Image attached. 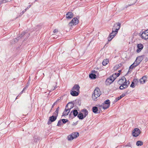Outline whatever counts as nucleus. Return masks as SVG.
Wrapping results in <instances>:
<instances>
[{
	"label": "nucleus",
	"instance_id": "obj_1",
	"mask_svg": "<svg viewBox=\"0 0 148 148\" xmlns=\"http://www.w3.org/2000/svg\"><path fill=\"white\" fill-rule=\"evenodd\" d=\"M120 27L121 23H119L114 25L112 28V32L110 34L108 37V41H111L118 33V31L120 29Z\"/></svg>",
	"mask_w": 148,
	"mask_h": 148
},
{
	"label": "nucleus",
	"instance_id": "obj_2",
	"mask_svg": "<svg viewBox=\"0 0 148 148\" xmlns=\"http://www.w3.org/2000/svg\"><path fill=\"white\" fill-rule=\"evenodd\" d=\"M79 135L78 132H73L70 135L68 136V139L69 140H71L74 138L77 137Z\"/></svg>",
	"mask_w": 148,
	"mask_h": 148
},
{
	"label": "nucleus",
	"instance_id": "obj_3",
	"mask_svg": "<svg viewBox=\"0 0 148 148\" xmlns=\"http://www.w3.org/2000/svg\"><path fill=\"white\" fill-rule=\"evenodd\" d=\"M115 78L113 75L111 76L106 79L105 82L106 84L108 85L112 83L115 79Z\"/></svg>",
	"mask_w": 148,
	"mask_h": 148
},
{
	"label": "nucleus",
	"instance_id": "obj_4",
	"mask_svg": "<svg viewBox=\"0 0 148 148\" xmlns=\"http://www.w3.org/2000/svg\"><path fill=\"white\" fill-rule=\"evenodd\" d=\"M79 23V20L76 17L74 18L72 21L69 23V25L70 26L76 25Z\"/></svg>",
	"mask_w": 148,
	"mask_h": 148
},
{
	"label": "nucleus",
	"instance_id": "obj_5",
	"mask_svg": "<svg viewBox=\"0 0 148 148\" xmlns=\"http://www.w3.org/2000/svg\"><path fill=\"white\" fill-rule=\"evenodd\" d=\"M103 105L104 106L103 107V108L104 110H106L108 109L110 106V102L109 100L107 99L105 101L104 103H103Z\"/></svg>",
	"mask_w": 148,
	"mask_h": 148
},
{
	"label": "nucleus",
	"instance_id": "obj_6",
	"mask_svg": "<svg viewBox=\"0 0 148 148\" xmlns=\"http://www.w3.org/2000/svg\"><path fill=\"white\" fill-rule=\"evenodd\" d=\"M140 131L138 128H135L133 130L132 132V135L134 137L138 136L140 134Z\"/></svg>",
	"mask_w": 148,
	"mask_h": 148
},
{
	"label": "nucleus",
	"instance_id": "obj_7",
	"mask_svg": "<svg viewBox=\"0 0 148 148\" xmlns=\"http://www.w3.org/2000/svg\"><path fill=\"white\" fill-rule=\"evenodd\" d=\"M56 116H55L54 115H52L49 117L48 121L47 122V124L48 125H50L51 123L55 121L57 119Z\"/></svg>",
	"mask_w": 148,
	"mask_h": 148
},
{
	"label": "nucleus",
	"instance_id": "obj_8",
	"mask_svg": "<svg viewBox=\"0 0 148 148\" xmlns=\"http://www.w3.org/2000/svg\"><path fill=\"white\" fill-rule=\"evenodd\" d=\"M121 86L119 87V89L121 90H123L127 88V81L122 82L121 83Z\"/></svg>",
	"mask_w": 148,
	"mask_h": 148
},
{
	"label": "nucleus",
	"instance_id": "obj_9",
	"mask_svg": "<svg viewBox=\"0 0 148 148\" xmlns=\"http://www.w3.org/2000/svg\"><path fill=\"white\" fill-rule=\"evenodd\" d=\"M144 35L145 36H148V29L145 30L142 33V34L141 35V38L143 39H147L148 38H146L144 36Z\"/></svg>",
	"mask_w": 148,
	"mask_h": 148
},
{
	"label": "nucleus",
	"instance_id": "obj_10",
	"mask_svg": "<svg viewBox=\"0 0 148 148\" xmlns=\"http://www.w3.org/2000/svg\"><path fill=\"white\" fill-rule=\"evenodd\" d=\"M79 92L75 90H73L70 91V94L73 96H77L79 94Z\"/></svg>",
	"mask_w": 148,
	"mask_h": 148
},
{
	"label": "nucleus",
	"instance_id": "obj_11",
	"mask_svg": "<svg viewBox=\"0 0 148 148\" xmlns=\"http://www.w3.org/2000/svg\"><path fill=\"white\" fill-rule=\"evenodd\" d=\"M127 92H126L125 93V92L123 93L122 94L120 95L119 97H116L114 100V103L116 102L118 100L120 99H121L122 97H123L124 96H125V94H127Z\"/></svg>",
	"mask_w": 148,
	"mask_h": 148
},
{
	"label": "nucleus",
	"instance_id": "obj_12",
	"mask_svg": "<svg viewBox=\"0 0 148 148\" xmlns=\"http://www.w3.org/2000/svg\"><path fill=\"white\" fill-rule=\"evenodd\" d=\"M137 49L136 51L138 53L140 52L143 48V45L141 43L138 44L137 45Z\"/></svg>",
	"mask_w": 148,
	"mask_h": 148
},
{
	"label": "nucleus",
	"instance_id": "obj_13",
	"mask_svg": "<svg viewBox=\"0 0 148 148\" xmlns=\"http://www.w3.org/2000/svg\"><path fill=\"white\" fill-rule=\"evenodd\" d=\"M80 87L77 84H75L74 86L73 87L72 89L73 90H75L80 92L79 89Z\"/></svg>",
	"mask_w": 148,
	"mask_h": 148
},
{
	"label": "nucleus",
	"instance_id": "obj_14",
	"mask_svg": "<svg viewBox=\"0 0 148 148\" xmlns=\"http://www.w3.org/2000/svg\"><path fill=\"white\" fill-rule=\"evenodd\" d=\"M93 94L97 95V96H100L101 95V94L100 90L99 88H95V90L94 91V93Z\"/></svg>",
	"mask_w": 148,
	"mask_h": 148
},
{
	"label": "nucleus",
	"instance_id": "obj_15",
	"mask_svg": "<svg viewBox=\"0 0 148 148\" xmlns=\"http://www.w3.org/2000/svg\"><path fill=\"white\" fill-rule=\"evenodd\" d=\"M147 79L146 76L145 75L140 79L139 81L141 84H143L145 82Z\"/></svg>",
	"mask_w": 148,
	"mask_h": 148
},
{
	"label": "nucleus",
	"instance_id": "obj_16",
	"mask_svg": "<svg viewBox=\"0 0 148 148\" xmlns=\"http://www.w3.org/2000/svg\"><path fill=\"white\" fill-rule=\"evenodd\" d=\"M66 18L68 19L72 18L73 16V14L71 12H68L66 14Z\"/></svg>",
	"mask_w": 148,
	"mask_h": 148
},
{
	"label": "nucleus",
	"instance_id": "obj_17",
	"mask_svg": "<svg viewBox=\"0 0 148 148\" xmlns=\"http://www.w3.org/2000/svg\"><path fill=\"white\" fill-rule=\"evenodd\" d=\"M81 112H82L83 114H84V116L85 117L88 115V111L85 108L82 110L81 111Z\"/></svg>",
	"mask_w": 148,
	"mask_h": 148
},
{
	"label": "nucleus",
	"instance_id": "obj_18",
	"mask_svg": "<svg viewBox=\"0 0 148 148\" xmlns=\"http://www.w3.org/2000/svg\"><path fill=\"white\" fill-rule=\"evenodd\" d=\"M71 112H72V113L73 114L74 117L77 116L78 114L77 110L75 109L73 110Z\"/></svg>",
	"mask_w": 148,
	"mask_h": 148
},
{
	"label": "nucleus",
	"instance_id": "obj_19",
	"mask_svg": "<svg viewBox=\"0 0 148 148\" xmlns=\"http://www.w3.org/2000/svg\"><path fill=\"white\" fill-rule=\"evenodd\" d=\"M145 58V56L144 55L137 57L136 59L140 63Z\"/></svg>",
	"mask_w": 148,
	"mask_h": 148
},
{
	"label": "nucleus",
	"instance_id": "obj_20",
	"mask_svg": "<svg viewBox=\"0 0 148 148\" xmlns=\"http://www.w3.org/2000/svg\"><path fill=\"white\" fill-rule=\"evenodd\" d=\"M77 116V117L80 120H83L85 118L83 114L81 112L78 113Z\"/></svg>",
	"mask_w": 148,
	"mask_h": 148
},
{
	"label": "nucleus",
	"instance_id": "obj_21",
	"mask_svg": "<svg viewBox=\"0 0 148 148\" xmlns=\"http://www.w3.org/2000/svg\"><path fill=\"white\" fill-rule=\"evenodd\" d=\"M89 77L91 79H95L96 78V75L93 73H91L89 75Z\"/></svg>",
	"mask_w": 148,
	"mask_h": 148
},
{
	"label": "nucleus",
	"instance_id": "obj_22",
	"mask_svg": "<svg viewBox=\"0 0 148 148\" xmlns=\"http://www.w3.org/2000/svg\"><path fill=\"white\" fill-rule=\"evenodd\" d=\"M126 79L124 76H123L122 77L121 79H119L118 81L119 84H121V83L122 82H123L125 81H126Z\"/></svg>",
	"mask_w": 148,
	"mask_h": 148
},
{
	"label": "nucleus",
	"instance_id": "obj_23",
	"mask_svg": "<svg viewBox=\"0 0 148 148\" xmlns=\"http://www.w3.org/2000/svg\"><path fill=\"white\" fill-rule=\"evenodd\" d=\"M92 111L93 112L95 113H97V112L98 111V108L96 106H94L92 108Z\"/></svg>",
	"mask_w": 148,
	"mask_h": 148
},
{
	"label": "nucleus",
	"instance_id": "obj_24",
	"mask_svg": "<svg viewBox=\"0 0 148 148\" xmlns=\"http://www.w3.org/2000/svg\"><path fill=\"white\" fill-rule=\"evenodd\" d=\"M69 114V112H67V110H66V108H65L64 110L62 113V116H65L67 115H68Z\"/></svg>",
	"mask_w": 148,
	"mask_h": 148
},
{
	"label": "nucleus",
	"instance_id": "obj_25",
	"mask_svg": "<svg viewBox=\"0 0 148 148\" xmlns=\"http://www.w3.org/2000/svg\"><path fill=\"white\" fill-rule=\"evenodd\" d=\"M33 140H34V142H36L40 140V138L37 136H35L33 138Z\"/></svg>",
	"mask_w": 148,
	"mask_h": 148
},
{
	"label": "nucleus",
	"instance_id": "obj_26",
	"mask_svg": "<svg viewBox=\"0 0 148 148\" xmlns=\"http://www.w3.org/2000/svg\"><path fill=\"white\" fill-rule=\"evenodd\" d=\"M135 68V66L132 64L129 67V70L127 73V74L129 72H131L132 71V69Z\"/></svg>",
	"mask_w": 148,
	"mask_h": 148
},
{
	"label": "nucleus",
	"instance_id": "obj_27",
	"mask_svg": "<svg viewBox=\"0 0 148 148\" xmlns=\"http://www.w3.org/2000/svg\"><path fill=\"white\" fill-rule=\"evenodd\" d=\"M71 105H72V106H73V107L74 105L71 102H69V103L65 107V108H70V107L71 106Z\"/></svg>",
	"mask_w": 148,
	"mask_h": 148
},
{
	"label": "nucleus",
	"instance_id": "obj_28",
	"mask_svg": "<svg viewBox=\"0 0 148 148\" xmlns=\"http://www.w3.org/2000/svg\"><path fill=\"white\" fill-rule=\"evenodd\" d=\"M143 142L140 140H138L136 143V145L137 146H141L143 145Z\"/></svg>",
	"mask_w": 148,
	"mask_h": 148
},
{
	"label": "nucleus",
	"instance_id": "obj_29",
	"mask_svg": "<svg viewBox=\"0 0 148 148\" xmlns=\"http://www.w3.org/2000/svg\"><path fill=\"white\" fill-rule=\"evenodd\" d=\"M108 60L107 59L104 60L102 62V64L103 66H106L108 64Z\"/></svg>",
	"mask_w": 148,
	"mask_h": 148
},
{
	"label": "nucleus",
	"instance_id": "obj_30",
	"mask_svg": "<svg viewBox=\"0 0 148 148\" xmlns=\"http://www.w3.org/2000/svg\"><path fill=\"white\" fill-rule=\"evenodd\" d=\"M61 120L62 121V123L63 124H65L66 123H67L69 121L67 119H61Z\"/></svg>",
	"mask_w": 148,
	"mask_h": 148
},
{
	"label": "nucleus",
	"instance_id": "obj_31",
	"mask_svg": "<svg viewBox=\"0 0 148 148\" xmlns=\"http://www.w3.org/2000/svg\"><path fill=\"white\" fill-rule=\"evenodd\" d=\"M99 96H97V95H95L94 94H92V97L93 100H95L97 97Z\"/></svg>",
	"mask_w": 148,
	"mask_h": 148
},
{
	"label": "nucleus",
	"instance_id": "obj_32",
	"mask_svg": "<svg viewBox=\"0 0 148 148\" xmlns=\"http://www.w3.org/2000/svg\"><path fill=\"white\" fill-rule=\"evenodd\" d=\"M120 75V73H115L114 74H113L112 75L114 76V77H115V78L116 79V78L119 76Z\"/></svg>",
	"mask_w": 148,
	"mask_h": 148
},
{
	"label": "nucleus",
	"instance_id": "obj_33",
	"mask_svg": "<svg viewBox=\"0 0 148 148\" xmlns=\"http://www.w3.org/2000/svg\"><path fill=\"white\" fill-rule=\"evenodd\" d=\"M62 121L61 120V119H60V120H59L58 121V124H57V126H60L61 125L63 124L62 123Z\"/></svg>",
	"mask_w": 148,
	"mask_h": 148
},
{
	"label": "nucleus",
	"instance_id": "obj_34",
	"mask_svg": "<svg viewBox=\"0 0 148 148\" xmlns=\"http://www.w3.org/2000/svg\"><path fill=\"white\" fill-rule=\"evenodd\" d=\"M26 32L25 31H23L21 34L19 36V37L20 38L23 37L26 34Z\"/></svg>",
	"mask_w": 148,
	"mask_h": 148
},
{
	"label": "nucleus",
	"instance_id": "obj_35",
	"mask_svg": "<svg viewBox=\"0 0 148 148\" xmlns=\"http://www.w3.org/2000/svg\"><path fill=\"white\" fill-rule=\"evenodd\" d=\"M10 0H1V4L5 3L7 2H10Z\"/></svg>",
	"mask_w": 148,
	"mask_h": 148
},
{
	"label": "nucleus",
	"instance_id": "obj_36",
	"mask_svg": "<svg viewBox=\"0 0 148 148\" xmlns=\"http://www.w3.org/2000/svg\"><path fill=\"white\" fill-rule=\"evenodd\" d=\"M132 82H134V83L137 84L138 82V79H135L133 80Z\"/></svg>",
	"mask_w": 148,
	"mask_h": 148
},
{
	"label": "nucleus",
	"instance_id": "obj_37",
	"mask_svg": "<svg viewBox=\"0 0 148 148\" xmlns=\"http://www.w3.org/2000/svg\"><path fill=\"white\" fill-rule=\"evenodd\" d=\"M104 106L103 105V103L101 105H97V108L99 109H101V108H103V107Z\"/></svg>",
	"mask_w": 148,
	"mask_h": 148
},
{
	"label": "nucleus",
	"instance_id": "obj_38",
	"mask_svg": "<svg viewBox=\"0 0 148 148\" xmlns=\"http://www.w3.org/2000/svg\"><path fill=\"white\" fill-rule=\"evenodd\" d=\"M58 113V112L57 111H55V112L53 113V114L55 115V116H56L57 117Z\"/></svg>",
	"mask_w": 148,
	"mask_h": 148
},
{
	"label": "nucleus",
	"instance_id": "obj_39",
	"mask_svg": "<svg viewBox=\"0 0 148 148\" xmlns=\"http://www.w3.org/2000/svg\"><path fill=\"white\" fill-rule=\"evenodd\" d=\"M74 116H73V115L72 113V112H71L69 115V118H71L72 119L74 118Z\"/></svg>",
	"mask_w": 148,
	"mask_h": 148
},
{
	"label": "nucleus",
	"instance_id": "obj_40",
	"mask_svg": "<svg viewBox=\"0 0 148 148\" xmlns=\"http://www.w3.org/2000/svg\"><path fill=\"white\" fill-rule=\"evenodd\" d=\"M71 105V106L70 107V108H66V110H67V111L68 112H69V113L70 112V110L71 108H73V106Z\"/></svg>",
	"mask_w": 148,
	"mask_h": 148
},
{
	"label": "nucleus",
	"instance_id": "obj_41",
	"mask_svg": "<svg viewBox=\"0 0 148 148\" xmlns=\"http://www.w3.org/2000/svg\"><path fill=\"white\" fill-rule=\"evenodd\" d=\"M130 87L132 88L135 87V86H134V82H132V83L130 86Z\"/></svg>",
	"mask_w": 148,
	"mask_h": 148
},
{
	"label": "nucleus",
	"instance_id": "obj_42",
	"mask_svg": "<svg viewBox=\"0 0 148 148\" xmlns=\"http://www.w3.org/2000/svg\"><path fill=\"white\" fill-rule=\"evenodd\" d=\"M125 147H131V144L130 143H127V145H125L124 146Z\"/></svg>",
	"mask_w": 148,
	"mask_h": 148
},
{
	"label": "nucleus",
	"instance_id": "obj_43",
	"mask_svg": "<svg viewBox=\"0 0 148 148\" xmlns=\"http://www.w3.org/2000/svg\"><path fill=\"white\" fill-rule=\"evenodd\" d=\"M29 33H28L27 32H26V34L25 35V36L27 38V37H28L29 36ZM26 38H25V39Z\"/></svg>",
	"mask_w": 148,
	"mask_h": 148
},
{
	"label": "nucleus",
	"instance_id": "obj_44",
	"mask_svg": "<svg viewBox=\"0 0 148 148\" xmlns=\"http://www.w3.org/2000/svg\"><path fill=\"white\" fill-rule=\"evenodd\" d=\"M134 62H135L136 63V64H137V65H138L140 64V63L137 61L136 59Z\"/></svg>",
	"mask_w": 148,
	"mask_h": 148
},
{
	"label": "nucleus",
	"instance_id": "obj_45",
	"mask_svg": "<svg viewBox=\"0 0 148 148\" xmlns=\"http://www.w3.org/2000/svg\"><path fill=\"white\" fill-rule=\"evenodd\" d=\"M77 122H78V121H77L75 123L73 122V124H72V125L73 126H75V125H77Z\"/></svg>",
	"mask_w": 148,
	"mask_h": 148
},
{
	"label": "nucleus",
	"instance_id": "obj_46",
	"mask_svg": "<svg viewBox=\"0 0 148 148\" xmlns=\"http://www.w3.org/2000/svg\"><path fill=\"white\" fill-rule=\"evenodd\" d=\"M119 68L118 67V66L117 65H116L114 67V69L115 70H116L117 69Z\"/></svg>",
	"mask_w": 148,
	"mask_h": 148
},
{
	"label": "nucleus",
	"instance_id": "obj_47",
	"mask_svg": "<svg viewBox=\"0 0 148 148\" xmlns=\"http://www.w3.org/2000/svg\"><path fill=\"white\" fill-rule=\"evenodd\" d=\"M135 67H136L137 66V64H136V63L135 62H134V63L132 64Z\"/></svg>",
	"mask_w": 148,
	"mask_h": 148
},
{
	"label": "nucleus",
	"instance_id": "obj_48",
	"mask_svg": "<svg viewBox=\"0 0 148 148\" xmlns=\"http://www.w3.org/2000/svg\"><path fill=\"white\" fill-rule=\"evenodd\" d=\"M26 11V9H25V10H23L22 12H21V14H23Z\"/></svg>",
	"mask_w": 148,
	"mask_h": 148
},
{
	"label": "nucleus",
	"instance_id": "obj_49",
	"mask_svg": "<svg viewBox=\"0 0 148 148\" xmlns=\"http://www.w3.org/2000/svg\"><path fill=\"white\" fill-rule=\"evenodd\" d=\"M97 73V71L95 70H93L92 71V73Z\"/></svg>",
	"mask_w": 148,
	"mask_h": 148
},
{
	"label": "nucleus",
	"instance_id": "obj_50",
	"mask_svg": "<svg viewBox=\"0 0 148 148\" xmlns=\"http://www.w3.org/2000/svg\"><path fill=\"white\" fill-rule=\"evenodd\" d=\"M57 88V86H55L53 89H52V90L53 91L55 90Z\"/></svg>",
	"mask_w": 148,
	"mask_h": 148
},
{
	"label": "nucleus",
	"instance_id": "obj_51",
	"mask_svg": "<svg viewBox=\"0 0 148 148\" xmlns=\"http://www.w3.org/2000/svg\"><path fill=\"white\" fill-rule=\"evenodd\" d=\"M56 103L55 102H54L52 106V108H53L54 106L56 104Z\"/></svg>",
	"mask_w": 148,
	"mask_h": 148
},
{
	"label": "nucleus",
	"instance_id": "obj_52",
	"mask_svg": "<svg viewBox=\"0 0 148 148\" xmlns=\"http://www.w3.org/2000/svg\"><path fill=\"white\" fill-rule=\"evenodd\" d=\"M118 66V67L119 68V67H121L122 65V64H119L118 65H117Z\"/></svg>",
	"mask_w": 148,
	"mask_h": 148
},
{
	"label": "nucleus",
	"instance_id": "obj_53",
	"mask_svg": "<svg viewBox=\"0 0 148 148\" xmlns=\"http://www.w3.org/2000/svg\"><path fill=\"white\" fill-rule=\"evenodd\" d=\"M31 6V5H29L26 8V10L28 9L29 8H30Z\"/></svg>",
	"mask_w": 148,
	"mask_h": 148
},
{
	"label": "nucleus",
	"instance_id": "obj_54",
	"mask_svg": "<svg viewBox=\"0 0 148 148\" xmlns=\"http://www.w3.org/2000/svg\"><path fill=\"white\" fill-rule=\"evenodd\" d=\"M127 85L128 87L130 83V81H127Z\"/></svg>",
	"mask_w": 148,
	"mask_h": 148
},
{
	"label": "nucleus",
	"instance_id": "obj_55",
	"mask_svg": "<svg viewBox=\"0 0 148 148\" xmlns=\"http://www.w3.org/2000/svg\"><path fill=\"white\" fill-rule=\"evenodd\" d=\"M57 32H58V30L57 29H55L53 31V32L54 33H56Z\"/></svg>",
	"mask_w": 148,
	"mask_h": 148
},
{
	"label": "nucleus",
	"instance_id": "obj_56",
	"mask_svg": "<svg viewBox=\"0 0 148 148\" xmlns=\"http://www.w3.org/2000/svg\"><path fill=\"white\" fill-rule=\"evenodd\" d=\"M59 107H58L56 109V111H57L58 112L59 110Z\"/></svg>",
	"mask_w": 148,
	"mask_h": 148
},
{
	"label": "nucleus",
	"instance_id": "obj_57",
	"mask_svg": "<svg viewBox=\"0 0 148 148\" xmlns=\"http://www.w3.org/2000/svg\"><path fill=\"white\" fill-rule=\"evenodd\" d=\"M60 100V99H58L55 102L56 103H57V102H58Z\"/></svg>",
	"mask_w": 148,
	"mask_h": 148
},
{
	"label": "nucleus",
	"instance_id": "obj_58",
	"mask_svg": "<svg viewBox=\"0 0 148 148\" xmlns=\"http://www.w3.org/2000/svg\"><path fill=\"white\" fill-rule=\"evenodd\" d=\"M135 3H133V4H129V5H128V6H130L132 5H133Z\"/></svg>",
	"mask_w": 148,
	"mask_h": 148
},
{
	"label": "nucleus",
	"instance_id": "obj_59",
	"mask_svg": "<svg viewBox=\"0 0 148 148\" xmlns=\"http://www.w3.org/2000/svg\"><path fill=\"white\" fill-rule=\"evenodd\" d=\"M26 89V88L25 87H24L22 90L23 91H24Z\"/></svg>",
	"mask_w": 148,
	"mask_h": 148
},
{
	"label": "nucleus",
	"instance_id": "obj_60",
	"mask_svg": "<svg viewBox=\"0 0 148 148\" xmlns=\"http://www.w3.org/2000/svg\"><path fill=\"white\" fill-rule=\"evenodd\" d=\"M121 71V70H120L119 71V73H120Z\"/></svg>",
	"mask_w": 148,
	"mask_h": 148
},
{
	"label": "nucleus",
	"instance_id": "obj_61",
	"mask_svg": "<svg viewBox=\"0 0 148 148\" xmlns=\"http://www.w3.org/2000/svg\"><path fill=\"white\" fill-rule=\"evenodd\" d=\"M23 91L22 90V91L21 92L20 94H22L23 93Z\"/></svg>",
	"mask_w": 148,
	"mask_h": 148
},
{
	"label": "nucleus",
	"instance_id": "obj_62",
	"mask_svg": "<svg viewBox=\"0 0 148 148\" xmlns=\"http://www.w3.org/2000/svg\"><path fill=\"white\" fill-rule=\"evenodd\" d=\"M148 60V59L147 58L145 59V61H147Z\"/></svg>",
	"mask_w": 148,
	"mask_h": 148
},
{
	"label": "nucleus",
	"instance_id": "obj_63",
	"mask_svg": "<svg viewBox=\"0 0 148 148\" xmlns=\"http://www.w3.org/2000/svg\"><path fill=\"white\" fill-rule=\"evenodd\" d=\"M18 96L16 97V98L15 99V100H16V99H18Z\"/></svg>",
	"mask_w": 148,
	"mask_h": 148
},
{
	"label": "nucleus",
	"instance_id": "obj_64",
	"mask_svg": "<svg viewBox=\"0 0 148 148\" xmlns=\"http://www.w3.org/2000/svg\"><path fill=\"white\" fill-rule=\"evenodd\" d=\"M19 48V47H18L17 48V49H18Z\"/></svg>",
	"mask_w": 148,
	"mask_h": 148
}]
</instances>
